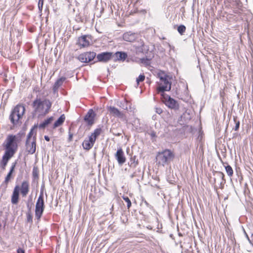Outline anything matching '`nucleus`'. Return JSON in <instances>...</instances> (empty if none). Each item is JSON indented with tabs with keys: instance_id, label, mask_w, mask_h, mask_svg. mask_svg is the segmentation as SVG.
Wrapping results in <instances>:
<instances>
[{
	"instance_id": "c85d7f7f",
	"label": "nucleus",
	"mask_w": 253,
	"mask_h": 253,
	"mask_svg": "<svg viewBox=\"0 0 253 253\" xmlns=\"http://www.w3.org/2000/svg\"><path fill=\"white\" fill-rule=\"evenodd\" d=\"M186 27L183 25L179 26L177 28V31L180 35H183L185 33Z\"/></svg>"
},
{
	"instance_id": "aec40b11",
	"label": "nucleus",
	"mask_w": 253,
	"mask_h": 253,
	"mask_svg": "<svg viewBox=\"0 0 253 253\" xmlns=\"http://www.w3.org/2000/svg\"><path fill=\"white\" fill-rule=\"evenodd\" d=\"M65 120V116L64 114H62L58 119V120L54 123L53 128H55L59 126H61Z\"/></svg>"
},
{
	"instance_id": "72a5a7b5",
	"label": "nucleus",
	"mask_w": 253,
	"mask_h": 253,
	"mask_svg": "<svg viewBox=\"0 0 253 253\" xmlns=\"http://www.w3.org/2000/svg\"><path fill=\"white\" fill-rule=\"evenodd\" d=\"M87 139L88 140L89 142H90L91 143H93V144H94V143L96 141V139L93 137H92V136H91V135L89 136L88 138Z\"/></svg>"
},
{
	"instance_id": "412c9836",
	"label": "nucleus",
	"mask_w": 253,
	"mask_h": 253,
	"mask_svg": "<svg viewBox=\"0 0 253 253\" xmlns=\"http://www.w3.org/2000/svg\"><path fill=\"white\" fill-rule=\"evenodd\" d=\"M65 80V78H61L56 81V82L54 83L53 87V90L54 92H55L58 89L59 87L62 84Z\"/></svg>"
},
{
	"instance_id": "1a4fd4ad",
	"label": "nucleus",
	"mask_w": 253,
	"mask_h": 253,
	"mask_svg": "<svg viewBox=\"0 0 253 253\" xmlns=\"http://www.w3.org/2000/svg\"><path fill=\"white\" fill-rule=\"evenodd\" d=\"M96 53L94 52H86L81 54L78 59L83 63H88L92 61L95 57Z\"/></svg>"
},
{
	"instance_id": "393cba45",
	"label": "nucleus",
	"mask_w": 253,
	"mask_h": 253,
	"mask_svg": "<svg viewBox=\"0 0 253 253\" xmlns=\"http://www.w3.org/2000/svg\"><path fill=\"white\" fill-rule=\"evenodd\" d=\"M101 131L102 129L101 128H97L90 135L92 136V137H93L95 139H96V138L101 134Z\"/></svg>"
},
{
	"instance_id": "4be33fe9",
	"label": "nucleus",
	"mask_w": 253,
	"mask_h": 253,
	"mask_svg": "<svg viewBox=\"0 0 253 253\" xmlns=\"http://www.w3.org/2000/svg\"><path fill=\"white\" fill-rule=\"evenodd\" d=\"M53 120V117H50L49 118L45 120L42 123L39 125V127L41 128H44L48 124H50Z\"/></svg>"
},
{
	"instance_id": "a878e982",
	"label": "nucleus",
	"mask_w": 253,
	"mask_h": 253,
	"mask_svg": "<svg viewBox=\"0 0 253 253\" xmlns=\"http://www.w3.org/2000/svg\"><path fill=\"white\" fill-rule=\"evenodd\" d=\"M217 176L221 179V181L220 182V184H222L223 183L225 182V179H224V174L222 172L218 171L216 172Z\"/></svg>"
},
{
	"instance_id": "f8f14e48",
	"label": "nucleus",
	"mask_w": 253,
	"mask_h": 253,
	"mask_svg": "<svg viewBox=\"0 0 253 253\" xmlns=\"http://www.w3.org/2000/svg\"><path fill=\"white\" fill-rule=\"evenodd\" d=\"M95 114L92 109H89L84 117V120L87 124L91 126L94 124Z\"/></svg>"
},
{
	"instance_id": "79ce46f5",
	"label": "nucleus",
	"mask_w": 253,
	"mask_h": 253,
	"mask_svg": "<svg viewBox=\"0 0 253 253\" xmlns=\"http://www.w3.org/2000/svg\"><path fill=\"white\" fill-rule=\"evenodd\" d=\"M135 172H134L133 174H132L131 175H130V177L131 178H133L135 176Z\"/></svg>"
},
{
	"instance_id": "20e7f679",
	"label": "nucleus",
	"mask_w": 253,
	"mask_h": 253,
	"mask_svg": "<svg viewBox=\"0 0 253 253\" xmlns=\"http://www.w3.org/2000/svg\"><path fill=\"white\" fill-rule=\"evenodd\" d=\"M174 158V153L169 149H165V150L159 152L157 153L156 159V163L159 166L164 167L166 165H168Z\"/></svg>"
},
{
	"instance_id": "c756f323",
	"label": "nucleus",
	"mask_w": 253,
	"mask_h": 253,
	"mask_svg": "<svg viewBox=\"0 0 253 253\" xmlns=\"http://www.w3.org/2000/svg\"><path fill=\"white\" fill-rule=\"evenodd\" d=\"M145 79V76L142 75H140L139 77L136 79V82L137 85L139 84L140 82H143Z\"/></svg>"
},
{
	"instance_id": "ea45409f",
	"label": "nucleus",
	"mask_w": 253,
	"mask_h": 253,
	"mask_svg": "<svg viewBox=\"0 0 253 253\" xmlns=\"http://www.w3.org/2000/svg\"><path fill=\"white\" fill-rule=\"evenodd\" d=\"M44 137L45 140H46L47 141H49L50 140V138L48 136L45 135Z\"/></svg>"
},
{
	"instance_id": "c03bdc74",
	"label": "nucleus",
	"mask_w": 253,
	"mask_h": 253,
	"mask_svg": "<svg viewBox=\"0 0 253 253\" xmlns=\"http://www.w3.org/2000/svg\"><path fill=\"white\" fill-rule=\"evenodd\" d=\"M168 46L170 48V49H173L174 47H171V45H170L169 43H168Z\"/></svg>"
},
{
	"instance_id": "f03ea898",
	"label": "nucleus",
	"mask_w": 253,
	"mask_h": 253,
	"mask_svg": "<svg viewBox=\"0 0 253 253\" xmlns=\"http://www.w3.org/2000/svg\"><path fill=\"white\" fill-rule=\"evenodd\" d=\"M30 190L29 183L28 181L24 180L20 187L18 185H16L13 189L11 198V202L12 204H17L18 203L19 193L23 197H25L28 194Z\"/></svg>"
},
{
	"instance_id": "de8ad7c7",
	"label": "nucleus",
	"mask_w": 253,
	"mask_h": 253,
	"mask_svg": "<svg viewBox=\"0 0 253 253\" xmlns=\"http://www.w3.org/2000/svg\"><path fill=\"white\" fill-rule=\"evenodd\" d=\"M154 134H152V136H154Z\"/></svg>"
},
{
	"instance_id": "a19ab883",
	"label": "nucleus",
	"mask_w": 253,
	"mask_h": 253,
	"mask_svg": "<svg viewBox=\"0 0 253 253\" xmlns=\"http://www.w3.org/2000/svg\"><path fill=\"white\" fill-rule=\"evenodd\" d=\"M245 234L246 235V237L247 239L250 242V243H251V240H250L249 237L248 236V234L246 233L245 231Z\"/></svg>"
},
{
	"instance_id": "0eeeda50",
	"label": "nucleus",
	"mask_w": 253,
	"mask_h": 253,
	"mask_svg": "<svg viewBox=\"0 0 253 253\" xmlns=\"http://www.w3.org/2000/svg\"><path fill=\"white\" fill-rule=\"evenodd\" d=\"M44 209V201L43 194L41 193L36 204L35 216L36 217L40 220L43 213Z\"/></svg>"
},
{
	"instance_id": "bb28decb",
	"label": "nucleus",
	"mask_w": 253,
	"mask_h": 253,
	"mask_svg": "<svg viewBox=\"0 0 253 253\" xmlns=\"http://www.w3.org/2000/svg\"><path fill=\"white\" fill-rule=\"evenodd\" d=\"M33 128H32L29 132V134H28L27 140L28 141H29L30 140H36V137L35 136H33Z\"/></svg>"
},
{
	"instance_id": "4468645a",
	"label": "nucleus",
	"mask_w": 253,
	"mask_h": 253,
	"mask_svg": "<svg viewBox=\"0 0 253 253\" xmlns=\"http://www.w3.org/2000/svg\"><path fill=\"white\" fill-rule=\"evenodd\" d=\"M123 40L128 42H133L137 38V35L131 32H126L123 36Z\"/></svg>"
},
{
	"instance_id": "6e6552de",
	"label": "nucleus",
	"mask_w": 253,
	"mask_h": 253,
	"mask_svg": "<svg viewBox=\"0 0 253 253\" xmlns=\"http://www.w3.org/2000/svg\"><path fill=\"white\" fill-rule=\"evenodd\" d=\"M162 96L163 97V101L165 103L166 106H167L169 108L171 109H177L178 107V105L177 102L171 98L168 95L166 94L165 93H162Z\"/></svg>"
},
{
	"instance_id": "f3484780",
	"label": "nucleus",
	"mask_w": 253,
	"mask_h": 253,
	"mask_svg": "<svg viewBox=\"0 0 253 253\" xmlns=\"http://www.w3.org/2000/svg\"><path fill=\"white\" fill-rule=\"evenodd\" d=\"M14 155L11 153L5 151L4 154L2 157V164L3 166V168L7 165L8 160Z\"/></svg>"
},
{
	"instance_id": "2f4dec72",
	"label": "nucleus",
	"mask_w": 253,
	"mask_h": 253,
	"mask_svg": "<svg viewBox=\"0 0 253 253\" xmlns=\"http://www.w3.org/2000/svg\"><path fill=\"white\" fill-rule=\"evenodd\" d=\"M131 163L130 164V167L135 168L138 164L137 162H135V158H131L130 159Z\"/></svg>"
},
{
	"instance_id": "e433bc0d",
	"label": "nucleus",
	"mask_w": 253,
	"mask_h": 253,
	"mask_svg": "<svg viewBox=\"0 0 253 253\" xmlns=\"http://www.w3.org/2000/svg\"><path fill=\"white\" fill-rule=\"evenodd\" d=\"M73 134L71 133L70 130L69 131V138L68 140L69 141H71L72 140Z\"/></svg>"
},
{
	"instance_id": "f704fd0d",
	"label": "nucleus",
	"mask_w": 253,
	"mask_h": 253,
	"mask_svg": "<svg viewBox=\"0 0 253 253\" xmlns=\"http://www.w3.org/2000/svg\"><path fill=\"white\" fill-rule=\"evenodd\" d=\"M136 52H143V48L142 46L137 47L136 48Z\"/></svg>"
},
{
	"instance_id": "9b49d317",
	"label": "nucleus",
	"mask_w": 253,
	"mask_h": 253,
	"mask_svg": "<svg viewBox=\"0 0 253 253\" xmlns=\"http://www.w3.org/2000/svg\"><path fill=\"white\" fill-rule=\"evenodd\" d=\"M112 52H102L97 55L96 58L99 62H107L113 57Z\"/></svg>"
},
{
	"instance_id": "a211bd4d",
	"label": "nucleus",
	"mask_w": 253,
	"mask_h": 253,
	"mask_svg": "<svg viewBox=\"0 0 253 253\" xmlns=\"http://www.w3.org/2000/svg\"><path fill=\"white\" fill-rule=\"evenodd\" d=\"M115 56L117 60L122 61H124L127 56V54L124 52H117Z\"/></svg>"
},
{
	"instance_id": "423d86ee",
	"label": "nucleus",
	"mask_w": 253,
	"mask_h": 253,
	"mask_svg": "<svg viewBox=\"0 0 253 253\" xmlns=\"http://www.w3.org/2000/svg\"><path fill=\"white\" fill-rule=\"evenodd\" d=\"M25 111V108L24 105L21 104L17 105L12 111L9 119L11 123L16 125L18 121L22 118Z\"/></svg>"
},
{
	"instance_id": "5701e85b",
	"label": "nucleus",
	"mask_w": 253,
	"mask_h": 253,
	"mask_svg": "<svg viewBox=\"0 0 253 253\" xmlns=\"http://www.w3.org/2000/svg\"><path fill=\"white\" fill-rule=\"evenodd\" d=\"M93 143H91L90 142H89L88 140L87 139H85L82 144L84 149L87 150H90L93 147Z\"/></svg>"
},
{
	"instance_id": "7c9ffc66",
	"label": "nucleus",
	"mask_w": 253,
	"mask_h": 253,
	"mask_svg": "<svg viewBox=\"0 0 253 253\" xmlns=\"http://www.w3.org/2000/svg\"><path fill=\"white\" fill-rule=\"evenodd\" d=\"M123 199L127 203V207L129 209L131 205V203L128 197L124 196Z\"/></svg>"
},
{
	"instance_id": "a18cd8bd",
	"label": "nucleus",
	"mask_w": 253,
	"mask_h": 253,
	"mask_svg": "<svg viewBox=\"0 0 253 253\" xmlns=\"http://www.w3.org/2000/svg\"><path fill=\"white\" fill-rule=\"evenodd\" d=\"M35 174H36V173H34H34H33V175H35Z\"/></svg>"
},
{
	"instance_id": "58836bf2",
	"label": "nucleus",
	"mask_w": 253,
	"mask_h": 253,
	"mask_svg": "<svg viewBox=\"0 0 253 253\" xmlns=\"http://www.w3.org/2000/svg\"><path fill=\"white\" fill-rule=\"evenodd\" d=\"M17 253H25V251L23 249H22L21 248H19L17 249Z\"/></svg>"
},
{
	"instance_id": "9d476101",
	"label": "nucleus",
	"mask_w": 253,
	"mask_h": 253,
	"mask_svg": "<svg viewBox=\"0 0 253 253\" xmlns=\"http://www.w3.org/2000/svg\"><path fill=\"white\" fill-rule=\"evenodd\" d=\"M91 42V36L84 35L78 38L77 44L82 47H85L89 46Z\"/></svg>"
},
{
	"instance_id": "dca6fc26",
	"label": "nucleus",
	"mask_w": 253,
	"mask_h": 253,
	"mask_svg": "<svg viewBox=\"0 0 253 253\" xmlns=\"http://www.w3.org/2000/svg\"><path fill=\"white\" fill-rule=\"evenodd\" d=\"M108 110L110 112V114L114 117H118L119 118H123L125 117L124 114L115 107H108Z\"/></svg>"
},
{
	"instance_id": "4c0bfd02",
	"label": "nucleus",
	"mask_w": 253,
	"mask_h": 253,
	"mask_svg": "<svg viewBox=\"0 0 253 253\" xmlns=\"http://www.w3.org/2000/svg\"><path fill=\"white\" fill-rule=\"evenodd\" d=\"M43 0H39V7L40 8V7L42 8L43 5Z\"/></svg>"
},
{
	"instance_id": "473e14b6",
	"label": "nucleus",
	"mask_w": 253,
	"mask_h": 253,
	"mask_svg": "<svg viewBox=\"0 0 253 253\" xmlns=\"http://www.w3.org/2000/svg\"><path fill=\"white\" fill-rule=\"evenodd\" d=\"M234 122L235 123V128H234V130L235 131H237V130H238V129L239 128L240 121H237L236 117H234Z\"/></svg>"
},
{
	"instance_id": "b1692460",
	"label": "nucleus",
	"mask_w": 253,
	"mask_h": 253,
	"mask_svg": "<svg viewBox=\"0 0 253 253\" xmlns=\"http://www.w3.org/2000/svg\"><path fill=\"white\" fill-rule=\"evenodd\" d=\"M224 167H225V170H226V172L227 175L229 177L232 176L233 174V170L232 167L228 165H227L226 166H224Z\"/></svg>"
},
{
	"instance_id": "6ab92c4d",
	"label": "nucleus",
	"mask_w": 253,
	"mask_h": 253,
	"mask_svg": "<svg viewBox=\"0 0 253 253\" xmlns=\"http://www.w3.org/2000/svg\"><path fill=\"white\" fill-rule=\"evenodd\" d=\"M15 165H16L15 163H12V166L10 168V171H9V172L8 173V174H7L5 178V180L4 181L5 183L7 184L8 183V182L9 181V180L11 178L12 173H13V172L14 170Z\"/></svg>"
},
{
	"instance_id": "ddd939ff",
	"label": "nucleus",
	"mask_w": 253,
	"mask_h": 253,
	"mask_svg": "<svg viewBox=\"0 0 253 253\" xmlns=\"http://www.w3.org/2000/svg\"><path fill=\"white\" fill-rule=\"evenodd\" d=\"M115 158L118 161L119 165L122 166L126 161V158L125 156L124 153L122 148H119L115 154Z\"/></svg>"
},
{
	"instance_id": "7ed1b4c3",
	"label": "nucleus",
	"mask_w": 253,
	"mask_h": 253,
	"mask_svg": "<svg viewBox=\"0 0 253 253\" xmlns=\"http://www.w3.org/2000/svg\"><path fill=\"white\" fill-rule=\"evenodd\" d=\"M157 77L159 79L157 82L158 85L156 88L157 92L164 93L165 91H169L171 85L169 77L165 73H159Z\"/></svg>"
},
{
	"instance_id": "cd10ccee",
	"label": "nucleus",
	"mask_w": 253,
	"mask_h": 253,
	"mask_svg": "<svg viewBox=\"0 0 253 253\" xmlns=\"http://www.w3.org/2000/svg\"><path fill=\"white\" fill-rule=\"evenodd\" d=\"M140 63L145 65V66H148L150 64V60L147 58H142L139 59Z\"/></svg>"
},
{
	"instance_id": "2eb2a0df",
	"label": "nucleus",
	"mask_w": 253,
	"mask_h": 253,
	"mask_svg": "<svg viewBox=\"0 0 253 253\" xmlns=\"http://www.w3.org/2000/svg\"><path fill=\"white\" fill-rule=\"evenodd\" d=\"M26 149L29 153L31 154H34L36 149V140H30L26 142Z\"/></svg>"
},
{
	"instance_id": "39448f33",
	"label": "nucleus",
	"mask_w": 253,
	"mask_h": 253,
	"mask_svg": "<svg viewBox=\"0 0 253 253\" xmlns=\"http://www.w3.org/2000/svg\"><path fill=\"white\" fill-rule=\"evenodd\" d=\"M20 141V137L18 135H8L5 140V152L14 154L18 149V143Z\"/></svg>"
},
{
	"instance_id": "37998d69",
	"label": "nucleus",
	"mask_w": 253,
	"mask_h": 253,
	"mask_svg": "<svg viewBox=\"0 0 253 253\" xmlns=\"http://www.w3.org/2000/svg\"><path fill=\"white\" fill-rule=\"evenodd\" d=\"M239 12L238 11V10H234V13H238Z\"/></svg>"
},
{
	"instance_id": "c9c22d12",
	"label": "nucleus",
	"mask_w": 253,
	"mask_h": 253,
	"mask_svg": "<svg viewBox=\"0 0 253 253\" xmlns=\"http://www.w3.org/2000/svg\"><path fill=\"white\" fill-rule=\"evenodd\" d=\"M156 112L158 114H161L163 112V110L161 108H156Z\"/></svg>"
},
{
	"instance_id": "f257e3e1",
	"label": "nucleus",
	"mask_w": 253,
	"mask_h": 253,
	"mask_svg": "<svg viewBox=\"0 0 253 253\" xmlns=\"http://www.w3.org/2000/svg\"><path fill=\"white\" fill-rule=\"evenodd\" d=\"M51 105L52 103L48 99L37 98L32 104L35 115L38 117L45 116L49 112Z\"/></svg>"
},
{
	"instance_id": "49530a36",
	"label": "nucleus",
	"mask_w": 253,
	"mask_h": 253,
	"mask_svg": "<svg viewBox=\"0 0 253 253\" xmlns=\"http://www.w3.org/2000/svg\"><path fill=\"white\" fill-rule=\"evenodd\" d=\"M35 174H36V173H34H34H33V175H35Z\"/></svg>"
}]
</instances>
